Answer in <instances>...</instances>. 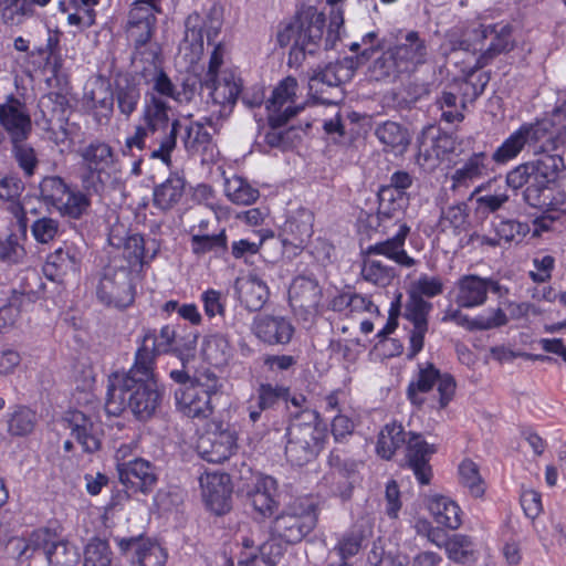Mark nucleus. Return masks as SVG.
<instances>
[{"label":"nucleus","mask_w":566,"mask_h":566,"mask_svg":"<svg viewBox=\"0 0 566 566\" xmlns=\"http://www.w3.org/2000/svg\"><path fill=\"white\" fill-rule=\"evenodd\" d=\"M222 24L223 8L218 3L211 6L206 18L193 12L186 19L185 36L179 44V54H182L188 66L187 75L181 83L182 91H179V104L182 102L181 95L186 102H190L198 90L205 87L209 90L212 103L220 106V116H226L232 112L242 93L241 77L233 70H222L218 76L202 78L203 65L199 64L203 54V31L208 44H212L221 31Z\"/></svg>","instance_id":"f257e3e1"},{"label":"nucleus","mask_w":566,"mask_h":566,"mask_svg":"<svg viewBox=\"0 0 566 566\" xmlns=\"http://www.w3.org/2000/svg\"><path fill=\"white\" fill-rule=\"evenodd\" d=\"M562 167V154L542 155L510 170L506 185L514 191L523 189L522 199L531 208L560 209L566 203V192L557 181Z\"/></svg>","instance_id":"f03ea898"},{"label":"nucleus","mask_w":566,"mask_h":566,"mask_svg":"<svg viewBox=\"0 0 566 566\" xmlns=\"http://www.w3.org/2000/svg\"><path fill=\"white\" fill-rule=\"evenodd\" d=\"M160 394L157 389L154 369L142 368L134 361L123 373H114L108 378L105 411L109 416H119L126 409L138 420L149 419L157 409Z\"/></svg>","instance_id":"7ed1b4c3"},{"label":"nucleus","mask_w":566,"mask_h":566,"mask_svg":"<svg viewBox=\"0 0 566 566\" xmlns=\"http://www.w3.org/2000/svg\"><path fill=\"white\" fill-rule=\"evenodd\" d=\"M343 17L335 13L323 40L326 24L325 14L318 12L315 7H307L296 13L294 19L286 23L276 34L277 44L281 48L292 44L289 53V65L300 66L306 55H314L324 42L326 51L335 48L339 40V30L343 25Z\"/></svg>","instance_id":"20e7f679"},{"label":"nucleus","mask_w":566,"mask_h":566,"mask_svg":"<svg viewBox=\"0 0 566 566\" xmlns=\"http://www.w3.org/2000/svg\"><path fill=\"white\" fill-rule=\"evenodd\" d=\"M285 437L287 461L303 467L314 461L324 449L327 429L317 411L303 409L292 417Z\"/></svg>","instance_id":"39448f33"},{"label":"nucleus","mask_w":566,"mask_h":566,"mask_svg":"<svg viewBox=\"0 0 566 566\" xmlns=\"http://www.w3.org/2000/svg\"><path fill=\"white\" fill-rule=\"evenodd\" d=\"M455 380L450 374H442L432 363L418 364V373L407 389L406 396L418 409L426 402L431 409L442 410L453 399Z\"/></svg>","instance_id":"423d86ee"},{"label":"nucleus","mask_w":566,"mask_h":566,"mask_svg":"<svg viewBox=\"0 0 566 566\" xmlns=\"http://www.w3.org/2000/svg\"><path fill=\"white\" fill-rule=\"evenodd\" d=\"M317 520V503L310 497H297L273 518L271 534L286 544L295 545L314 531Z\"/></svg>","instance_id":"0eeeda50"},{"label":"nucleus","mask_w":566,"mask_h":566,"mask_svg":"<svg viewBox=\"0 0 566 566\" xmlns=\"http://www.w3.org/2000/svg\"><path fill=\"white\" fill-rule=\"evenodd\" d=\"M515 46L513 27L507 22L480 24L459 42V49L480 52L479 67L490 64L497 55L512 51Z\"/></svg>","instance_id":"6e6552de"},{"label":"nucleus","mask_w":566,"mask_h":566,"mask_svg":"<svg viewBox=\"0 0 566 566\" xmlns=\"http://www.w3.org/2000/svg\"><path fill=\"white\" fill-rule=\"evenodd\" d=\"M95 294L105 306H129L135 298L133 271L125 266L122 260L113 258L96 279Z\"/></svg>","instance_id":"1a4fd4ad"},{"label":"nucleus","mask_w":566,"mask_h":566,"mask_svg":"<svg viewBox=\"0 0 566 566\" xmlns=\"http://www.w3.org/2000/svg\"><path fill=\"white\" fill-rule=\"evenodd\" d=\"M38 555L43 556L50 566H74L80 557L74 545L49 527L33 531L20 551V556L27 559Z\"/></svg>","instance_id":"9d476101"},{"label":"nucleus","mask_w":566,"mask_h":566,"mask_svg":"<svg viewBox=\"0 0 566 566\" xmlns=\"http://www.w3.org/2000/svg\"><path fill=\"white\" fill-rule=\"evenodd\" d=\"M359 65V57L345 56L328 63L310 78V91L323 104H336L344 97L340 86L352 80Z\"/></svg>","instance_id":"9b49d317"},{"label":"nucleus","mask_w":566,"mask_h":566,"mask_svg":"<svg viewBox=\"0 0 566 566\" xmlns=\"http://www.w3.org/2000/svg\"><path fill=\"white\" fill-rule=\"evenodd\" d=\"M81 157V182L88 193H99L104 189L107 170L114 164V151L112 147L102 142H94L80 150Z\"/></svg>","instance_id":"f8f14e48"},{"label":"nucleus","mask_w":566,"mask_h":566,"mask_svg":"<svg viewBox=\"0 0 566 566\" xmlns=\"http://www.w3.org/2000/svg\"><path fill=\"white\" fill-rule=\"evenodd\" d=\"M177 337V329L174 325H165L159 333L153 329H144L138 347L135 353L134 361L142 368L150 367L155 369V360L158 355L174 352V345Z\"/></svg>","instance_id":"ddd939ff"},{"label":"nucleus","mask_w":566,"mask_h":566,"mask_svg":"<svg viewBox=\"0 0 566 566\" xmlns=\"http://www.w3.org/2000/svg\"><path fill=\"white\" fill-rule=\"evenodd\" d=\"M0 126L11 143L27 142L33 125L27 105L10 94L0 103Z\"/></svg>","instance_id":"4468645a"},{"label":"nucleus","mask_w":566,"mask_h":566,"mask_svg":"<svg viewBox=\"0 0 566 566\" xmlns=\"http://www.w3.org/2000/svg\"><path fill=\"white\" fill-rule=\"evenodd\" d=\"M160 0H134L128 21L127 35L136 46L146 44L154 32L156 14L160 13Z\"/></svg>","instance_id":"2eb2a0df"},{"label":"nucleus","mask_w":566,"mask_h":566,"mask_svg":"<svg viewBox=\"0 0 566 566\" xmlns=\"http://www.w3.org/2000/svg\"><path fill=\"white\" fill-rule=\"evenodd\" d=\"M179 411L188 418H208L212 413L211 392L197 380H190L186 373L179 370Z\"/></svg>","instance_id":"dca6fc26"},{"label":"nucleus","mask_w":566,"mask_h":566,"mask_svg":"<svg viewBox=\"0 0 566 566\" xmlns=\"http://www.w3.org/2000/svg\"><path fill=\"white\" fill-rule=\"evenodd\" d=\"M432 304L418 294H410L405 306V317L412 324L407 358L412 360L423 348L428 332V315Z\"/></svg>","instance_id":"f3484780"},{"label":"nucleus","mask_w":566,"mask_h":566,"mask_svg":"<svg viewBox=\"0 0 566 566\" xmlns=\"http://www.w3.org/2000/svg\"><path fill=\"white\" fill-rule=\"evenodd\" d=\"M199 483L206 505L211 512L223 515L231 510L232 486L229 474L206 472L199 476Z\"/></svg>","instance_id":"a211bd4d"},{"label":"nucleus","mask_w":566,"mask_h":566,"mask_svg":"<svg viewBox=\"0 0 566 566\" xmlns=\"http://www.w3.org/2000/svg\"><path fill=\"white\" fill-rule=\"evenodd\" d=\"M405 461L421 485H427L432 479L431 457L437 452L434 444H429L422 434L410 433L406 444Z\"/></svg>","instance_id":"6ab92c4d"},{"label":"nucleus","mask_w":566,"mask_h":566,"mask_svg":"<svg viewBox=\"0 0 566 566\" xmlns=\"http://www.w3.org/2000/svg\"><path fill=\"white\" fill-rule=\"evenodd\" d=\"M244 495L256 513L263 517L271 516L279 506L277 481L270 475L259 474L245 485Z\"/></svg>","instance_id":"aec40b11"},{"label":"nucleus","mask_w":566,"mask_h":566,"mask_svg":"<svg viewBox=\"0 0 566 566\" xmlns=\"http://www.w3.org/2000/svg\"><path fill=\"white\" fill-rule=\"evenodd\" d=\"M117 474L126 489L144 494L151 492L158 480L153 463L143 458H134L133 462L119 464Z\"/></svg>","instance_id":"412c9836"},{"label":"nucleus","mask_w":566,"mask_h":566,"mask_svg":"<svg viewBox=\"0 0 566 566\" xmlns=\"http://www.w3.org/2000/svg\"><path fill=\"white\" fill-rule=\"evenodd\" d=\"M252 331L262 343L273 346L289 344L295 328L284 316L261 314L254 317Z\"/></svg>","instance_id":"4be33fe9"},{"label":"nucleus","mask_w":566,"mask_h":566,"mask_svg":"<svg viewBox=\"0 0 566 566\" xmlns=\"http://www.w3.org/2000/svg\"><path fill=\"white\" fill-rule=\"evenodd\" d=\"M409 233L410 227L405 222L400 223L395 235L368 245L361 253L364 256L384 255L400 266L411 268L417 263V261L408 255L405 250L406 239Z\"/></svg>","instance_id":"5701e85b"},{"label":"nucleus","mask_w":566,"mask_h":566,"mask_svg":"<svg viewBox=\"0 0 566 566\" xmlns=\"http://www.w3.org/2000/svg\"><path fill=\"white\" fill-rule=\"evenodd\" d=\"M303 108V106H287L282 113H271L268 118L270 130L264 135L265 144L272 148L285 150L292 147L295 140L301 139L294 126L283 130L281 128Z\"/></svg>","instance_id":"b1692460"},{"label":"nucleus","mask_w":566,"mask_h":566,"mask_svg":"<svg viewBox=\"0 0 566 566\" xmlns=\"http://www.w3.org/2000/svg\"><path fill=\"white\" fill-rule=\"evenodd\" d=\"M290 398V388L282 385L262 382L255 394L248 401V412L251 422L261 419L262 412L277 408L286 403Z\"/></svg>","instance_id":"393cba45"},{"label":"nucleus","mask_w":566,"mask_h":566,"mask_svg":"<svg viewBox=\"0 0 566 566\" xmlns=\"http://www.w3.org/2000/svg\"><path fill=\"white\" fill-rule=\"evenodd\" d=\"M81 259V252L74 244L64 243L46 256L43 272L51 281H62L78 270Z\"/></svg>","instance_id":"a878e982"},{"label":"nucleus","mask_w":566,"mask_h":566,"mask_svg":"<svg viewBox=\"0 0 566 566\" xmlns=\"http://www.w3.org/2000/svg\"><path fill=\"white\" fill-rule=\"evenodd\" d=\"M117 545L122 553H133L132 562L138 566H165L166 551L157 543L137 537L119 538Z\"/></svg>","instance_id":"bb28decb"},{"label":"nucleus","mask_w":566,"mask_h":566,"mask_svg":"<svg viewBox=\"0 0 566 566\" xmlns=\"http://www.w3.org/2000/svg\"><path fill=\"white\" fill-rule=\"evenodd\" d=\"M200 457L210 463H223L237 450L235 433L229 430L201 437L198 442Z\"/></svg>","instance_id":"cd10ccee"},{"label":"nucleus","mask_w":566,"mask_h":566,"mask_svg":"<svg viewBox=\"0 0 566 566\" xmlns=\"http://www.w3.org/2000/svg\"><path fill=\"white\" fill-rule=\"evenodd\" d=\"M398 60L408 73L415 72L429 59V46L427 40L418 31L411 30L406 33L403 41L395 45Z\"/></svg>","instance_id":"c85d7f7f"},{"label":"nucleus","mask_w":566,"mask_h":566,"mask_svg":"<svg viewBox=\"0 0 566 566\" xmlns=\"http://www.w3.org/2000/svg\"><path fill=\"white\" fill-rule=\"evenodd\" d=\"M289 295L293 307L311 313L318 310L323 292L315 277L298 275L293 280Z\"/></svg>","instance_id":"c756f323"},{"label":"nucleus","mask_w":566,"mask_h":566,"mask_svg":"<svg viewBox=\"0 0 566 566\" xmlns=\"http://www.w3.org/2000/svg\"><path fill=\"white\" fill-rule=\"evenodd\" d=\"M66 422L71 434L82 446L83 451L93 453L101 448V436L97 426L84 412L73 410L67 412Z\"/></svg>","instance_id":"7c9ffc66"},{"label":"nucleus","mask_w":566,"mask_h":566,"mask_svg":"<svg viewBox=\"0 0 566 566\" xmlns=\"http://www.w3.org/2000/svg\"><path fill=\"white\" fill-rule=\"evenodd\" d=\"M433 134L432 128H428L422 133L419 140V158L423 157L424 161H439L455 149V139L448 133L437 130Z\"/></svg>","instance_id":"2f4dec72"},{"label":"nucleus","mask_w":566,"mask_h":566,"mask_svg":"<svg viewBox=\"0 0 566 566\" xmlns=\"http://www.w3.org/2000/svg\"><path fill=\"white\" fill-rule=\"evenodd\" d=\"M490 157L483 153H473L451 176L452 189L469 187L489 172Z\"/></svg>","instance_id":"473e14b6"},{"label":"nucleus","mask_w":566,"mask_h":566,"mask_svg":"<svg viewBox=\"0 0 566 566\" xmlns=\"http://www.w3.org/2000/svg\"><path fill=\"white\" fill-rule=\"evenodd\" d=\"M485 284V280L479 275L469 274L460 277L457 282V304L464 308L483 305L488 298Z\"/></svg>","instance_id":"72a5a7b5"},{"label":"nucleus","mask_w":566,"mask_h":566,"mask_svg":"<svg viewBox=\"0 0 566 566\" xmlns=\"http://www.w3.org/2000/svg\"><path fill=\"white\" fill-rule=\"evenodd\" d=\"M410 433L412 432H407L401 423L396 421L387 423L378 434L377 454L385 460H390L398 449L406 447Z\"/></svg>","instance_id":"f704fd0d"},{"label":"nucleus","mask_w":566,"mask_h":566,"mask_svg":"<svg viewBox=\"0 0 566 566\" xmlns=\"http://www.w3.org/2000/svg\"><path fill=\"white\" fill-rule=\"evenodd\" d=\"M377 216L380 221L396 219L399 221L406 208L409 206L407 192H399L392 188H380L378 190Z\"/></svg>","instance_id":"c9c22d12"},{"label":"nucleus","mask_w":566,"mask_h":566,"mask_svg":"<svg viewBox=\"0 0 566 566\" xmlns=\"http://www.w3.org/2000/svg\"><path fill=\"white\" fill-rule=\"evenodd\" d=\"M371 534L373 530L366 523H356L346 531L336 545L342 562L355 556L361 547L366 546Z\"/></svg>","instance_id":"e433bc0d"},{"label":"nucleus","mask_w":566,"mask_h":566,"mask_svg":"<svg viewBox=\"0 0 566 566\" xmlns=\"http://www.w3.org/2000/svg\"><path fill=\"white\" fill-rule=\"evenodd\" d=\"M428 509L434 521L441 526L457 530L462 523L459 505L447 496L434 495L430 497Z\"/></svg>","instance_id":"4c0bfd02"},{"label":"nucleus","mask_w":566,"mask_h":566,"mask_svg":"<svg viewBox=\"0 0 566 566\" xmlns=\"http://www.w3.org/2000/svg\"><path fill=\"white\" fill-rule=\"evenodd\" d=\"M370 76L375 81H395L400 74L408 73L398 60L396 50L389 48L375 59L369 66Z\"/></svg>","instance_id":"58836bf2"},{"label":"nucleus","mask_w":566,"mask_h":566,"mask_svg":"<svg viewBox=\"0 0 566 566\" xmlns=\"http://www.w3.org/2000/svg\"><path fill=\"white\" fill-rule=\"evenodd\" d=\"M239 293L241 302L250 312L260 311L270 296L266 283L256 275H250L239 287Z\"/></svg>","instance_id":"ea45409f"},{"label":"nucleus","mask_w":566,"mask_h":566,"mask_svg":"<svg viewBox=\"0 0 566 566\" xmlns=\"http://www.w3.org/2000/svg\"><path fill=\"white\" fill-rule=\"evenodd\" d=\"M38 423L35 411L27 406H15L7 413V432L11 437L31 434Z\"/></svg>","instance_id":"a19ab883"},{"label":"nucleus","mask_w":566,"mask_h":566,"mask_svg":"<svg viewBox=\"0 0 566 566\" xmlns=\"http://www.w3.org/2000/svg\"><path fill=\"white\" fill-rule=\"evenodd\" d=\"M313 229L310 220L289 218L280 233L284 247L303 249L307 240L312 237Z\"/></svg>","instance_id":"79ce46f5"},{"label":"nucleus","mask_w":566,"mask_h":566,"mask_svg":"<svg viewBox=\"0 0 566 566\" xmlns=\"http://www.w3.org/2000/svg\"><path fill=\"white\" fill-rule=\"evenodd\" d=\"M23 190L22 181L14 176H0V199L10 201V211L17 218L19 224L25 230L27 229V218L23 207L15 202L14 199L18 198Z\"/></svg>","instance_id":"37998d69"},{"label":"nucleus","mask_w":566,"mask_h":566,"mask_svg":"<svg viewBox=\"0 0 566 566\" xmlns=\"http://www.w3.org/2000/svg\"><path fill=\"white\" fill-rule=\"evenodd\" d=\"M360 274L365 281L380 287L390 285L397 276L394 266L385 264L379 260H373L369 256H364Z\"/></svg>","instance_id":"c03bdc74"},{"label":"nucleus","mask_w":566,"mask_h":566,"mask_svg":"<svg viewBox=\"0 0 566 566\" xmlns=\"http://www.w3.org/2000/svg\"><path fill=\"white\" fill-rule=\"evenodd\" d=\"M154 253L148 255L146 249V242L140 234L129 235L123 245L122 258L115 256L117 260H122L123 264L130 269L133 273L137 266H142L143 263L153 259Z\"/></svg>","instance_id":"a18cd8bd"},{"label":"nucleus","mask_w":566,"mask_h":566,"mask_svg":"<svg viewBox=\"0 0 566 566\" xmlns=\"http://www.w3.org/2000/svg\"><path fill=\"white\" fill-rule=\"evenodd\" d=\"M92 195L86 190L82 192L70 188L63 200L57 205L56 210L64 217L80 219L88 212Z\"/></svg>","instance_id":"49530a36"},{"label":"nucleus","mask_w":566,"mask_h":566,"mask_svg":"<svg viewBox=\"0 0 566 566\" xmlns=\"http://www.w3.org/2000/svg\"><path fill=\"white\" fill-rule=\"evenodd\" d=\"M375 135L382 145L392 149L402 150L409 144L408 130L392 120L378 124L375 128Z\"/></svg>","instance_id":"de8ad7c7"},{"label":"nucleus","mask_w":566,"mask_h":566,"mask_svg":"<svg viewBox=\"0 0 566 566\" xmlns=\"http://www.w3.org/2000/svg\"><path fill=\"white\" fill-rule=\"evenodd\" d=\"M169 111L170 106L166 99L163 97H156L155 94H151L150 102L145 105L143 113L145 125L149 127L151 133L167 127Z\"/></svg>","instance_id":"09e8293b"},{"label":"nucleus","mask_w":566,"mask_h":566,"mask_svg":"<svg viewBox=\"0 0 566 566\" xmlns=\"http://www.w3.org/2000/svg\"><path fill=\"white\" fill-rule=\"evenodd\" d=\"M224 192L233 203L244 206L254 203L260 196L256 188L252 187L244 178L238 176L226 180Z\"/></svg>","instance_id":"8fccbe9b"},{"label":"nucleus","mask_w":566,"mask_h":566,"mask_svg":"<svg viewBox=\"0 0 566 566\" xmlns=\"http://www.w3.org/2000/svg\"><path fill=\"white\" fill-rule=\"evenodd\" d=\"M84 101L92 109L111 111L114 96L107 83L96 80L85 86Z\"/></svg>","instance_id":"3c124183"},{"label":"nucleus","mask_w":566,"mask_h":566,"mask_svg":"<svg viewBox=\"0 0 566 566\" xmlns=\"http://www.w3.org/2000/svg\"><path fill=\"white\" fill-rule=\"evenodd\" d=\"M444 549L448 557L455 563L465 564L474 560V544L468 535L453 534L444 543Z\"/></svg>","instance_id":"603ef678"},{"label":"nucleus","mask_w":566,"mask_h":566,"mask_svg":"<svg viewBox=\"0 0 566 566\" xmlns=\"http://www.w3.org/2000/svg\"><path fill=\"white\" fill-rule=\"evenodd\" d=\"M113 552L109 544L101 538H92L84 547L82 566H111Z\"/></svg>","instance_id":"864d4df0"},{"label":"nucleus","mask_w":566,"mask_h":566,"mask_svg":"<svg viewBox=\"0 0 566 566\" xmlns=\"http://www.w3.org/2000/svg\"><path fill=\"white\" fill-rule=\"evenodd\" d=\"M527 146L521 128L513 132L493 153L491 160L496 164H506L516 158L518 154Z\"/></svg>","instance_id":"5fc2aeb1"},{"label":"nucleus","mask_w":566,"mask_h":566,"mask_svg":"<svg viewBox=\"0 0 566 566\" xmlns=\"http://www.w3.org/2000/svg\"><path fill=\"white\" fill-rule=\"evenodd\" d=\"M228 249V239L226 230H221L217 234H193L191 237V250L195 254L201 255L208 252H226Z\"/></svg>","instance_id":"6e6d98bb"},{"label":"nucleus","mask_w":566,"mask_h":566,"mask_svg":"<svg viewBox=\"0 0 566 566\" xmlns=\"http://www.w3.org/2000/svg\"><path fill=\"white\" fill-rule=\"evenodd\" d=\"M273 548L276 549L275 555H281V548L279 545L270 542H264L259 547V553L250 552L244 558H240L238 566H275V560L272 557L274 555ZM227 566H233L232 560H227Z\"/></svg>","instance_id":"4d7b16f0"},{"label":"nucleus","mask_w":566,"mask_h":566,"mask_svg":"<svg viewBox=\"0 0 566 566\" xmlns=\"http://www.w3.org/2000/svg\"><path fill=\"white\" fill-rule=\"evenodd\" d=\"M530 231L528 223L515 219H503L495 226V232L504 243H520Z\"/></svg>","instance_id":"13d9d810"},{"label":"nucleus","mask_w":566,"mask_h":566,"mask_svg":"<svg viewBox=\"0 0 566 566\" xmlns=\"http://www.w3.org/2000/svg\"><path fill=\"white\" fill-rule=\"evenodd\" d=\"M33 14L32 4L28 0H10L1 11V18L7 25H21Z\"/></svg>","instance_id":"bf43d9fd"},{"label":"nucleus","mask_w":566,"mask_h":566,"mask_svg":"<svg viewBox=\"0 0 566 566\" xmlns=\"http://www.w3.org/2000/svg\"><path fill=\"white\" fill-rule=\"evenodd\" d=\"M461 483L469 489L471 495L480 497L484 494V482L480 476L478 465L471 460H464L459 467Z\"/></svg>","instance_id":"052dcab7"},{"label":"nucleus","mask_w":566,"mask_h":566,"mask_svg":"<svg viewBox=\"0 0 566 566\" xmlns=\"http://www.w3.org/2000/svg\"><path fill=\"white\" fill-rule=\"evenodd\" d=\"M297 81L293 76L283 78L273 90L271 98L266 102V108L272 113H282L281 107L295 96Z\"/></svg>","instance_id":"680f3d73"},{"label":"nucleus","mask_w":566,"mask_h":566,"mask_svg":"<svg viewBox=\"0 0 566 566\" xmlns=\"http://www.w3.org/2000/svg\"><path fill=\"white\" fill-rule=\"evenodd\" d=\"M60 232V222L50 217H42L31 226V233L38 243L46 244L53 241Z\"/></svg>","instance_id":"e2e57ef3"},{"label":"nucleus","mask_w":566,"mask_h":566,"mask_svg":"<svg viewBox=\"0 0 566 566\" xmlns=\"http://www.w3.org/2000/svg\"><path fill=\"white\" fill-rule=\"evenodd\" d=\"M25 255L27 251L15 235L0 239V261L8 264H19Z\"/></svg>","instance_id":"0e129e2a"},{"label":"nucleus","mask_w":566,"mask_h":566,"mask_svg":"<svg viewBox=\"0 0 566 566\" xmlns=\"http://www.w3.org/2000/svg\"><path fill=\"white\" fill-rule=\"evenodd\" d=\"M328 464L332 470V478L355 476L357 474V462L353 459L344 457L337 449L329 453Z\"/></svg>","instance_id":"69168bd1"},{"label":"nucleus","mask_w":566,"mask_h":566,"mask_svg":"<svg viewBox=\"0 0 566 566\" xmlns=\"http://www.w3.org/2000/svg\"><path fill=\"white\" fill-rule=\"evenodd\" d=\"M41 193L43 198L55 208L63 200V197L70 187L60 177H48L41 182Z\"/></svg>","instance_id":"338daca9"},{"label":"nucleus","mask_w":566,"mask_h":566,"mask_svg":"<svg viewBox=\"0 0 566 566\" xmlns=\"http://www.w3.org/2000/svg\"><path fill=\"white\" fill-rule=\"evenodd\" d=\"M182 139L185 148L192 154L209 143L210 134L200 123H195L185 127V136Z\"/></svg>","instance_id":"774afa93"}]
</instances>
